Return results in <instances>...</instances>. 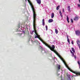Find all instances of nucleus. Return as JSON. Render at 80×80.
Wrapping results in <instances>:
<instances>
[{"label":"nucleus","mask_w":80,"mask_h":80,"mask_svg":"<svg viewBox=\"0 0 80 80\" xmlns=\"http://www.w3.org/2000/svg\"><path fill=\"white\" fill-rule=\"evenodd\" d=\"M40 36L39 35V36H38V38H38L40 40V41H41L42 42V43H43V44L45 45L48 47V48H49L52 51V52H54V53H56V55H58V57H59L60 58L61 60L64 63L65 66H66V67H67L68 70H69V71H70V72H73V70H72L70 68L68 67V66L67 65V64H66V62H65V60H64L63 58H61V56L60 55H59V54H58V53L57 52V51H56L55 50V47L54 45H52V47H51L49 45L46 43L45 42L43 41V40L40 38Z\"/></svg>","instance_id":"1"},{"label":"nucleus","mask_w":80,"mask_h":80,"mask_svg":"<svg viewBox=\"0 0 80 80\" xmlns=\"http://www.w3.org/2000/svg\"><path fill=\"white\" fill-rule=\"evenodd\" d=\"M29 4L31 7L33 12V24L36 23V17H37V14L36 13V12H35V11L34 7H33V4H32V2H29Z\"/></svg>","instance_id":"2"},{"label":"nucleus","mask_w":80,"mask_h":80,"mask_svg":"<svg viewBox=\"0 0 80 80\" xmlns=\"http://www.w3.org/2000/svg\"><path fill=\"white\" fill-rule=\"evenodd\" d=\"M36 23H34L33 25V28H34V30L35 31V33L36 35V37H35V38H38V36L39 37V35H38V34L37 33V30H36Z\"/></svg>","instance_id":"3"},{"label":"nucleus","mask_w":80,"mask_h":80,"mask_svg":"<svg viewBox=\"0 0 80 80\" xmlns=\"http://www.w3.org/2000/svg\"><path fill=\"white\" fill-rule=\"evenodd\" d=\"M77 43L80 49V41L79 40H78L77 41Z\"/></svg>","instance_id":"4"},{"label":"nucleus","mask_w":80,"mask_h":80,"mask_svg":"<svg viewBox=\"0 0 80 80\" xmlns=\"http://www.w3.org/2000/svg\"><path fill=\"white\" fill-rule=\"evenodd\" d=\"M75 32L77 35H80V31H77Z\"/></svg>","instance_id":"5"},{"label":"nucleus","mask_w":80,"mask_h":80,"mask_svg":"<svg viewBox=\"0 0 80 80\" xmlns=\"http://www.w3.org/2000/svg\"><path fill=\"white\" fill-rule=\"evenodd\" d=\"M60 67H61V66L60 65H58L57 67V69L59 70L60 69Z\"/></svg>","instance_id":"6"},{"label":"nucleus","mask_w":80,"mask_h":80,"mask_svg":"<svg viewBox=\"0 0 80 80\" xmlns=\"http://www.w3.org/2000/svg\"><path fill=\"white\" fill-rule=\"evenodd\" d=\"M38 4H41V0H36Z\"/></svg>","instance_id":"7"},{"label":"nucleus","mask_w":80,"mask_h":80,"mask_svg":"<svg viewBox=\"0 0 80 80\" xmlns=\"http://www.w3.org/2000/svg\"><path fill=\"white\" fill-rule=\"evenodd\" d=\"M73 20L75 21H76V20H78V17H76L75 18H74Z\"/></svg>","instance_id":"8"},{"label":"nucleus","mask_w":80,"mask_h":80,"mask_svg":"<svg viewBox=\"0 0 80 80\" xmlns=\"http://www.w3.org/2000/svg\"><path fill=\"white\" fill-rule=\"evenodd\" d=\"M53 21L52 19H50L48 20V23H51Z\"/></svg>","instance_id":"9"},{"label":"nucleus","mask_w":80,"mask_h":80,"mask_svg":"<svg viewBox=\"0 0 80 80\" xmlns=\"http://www.w3.org/2000/svg\"><path fill=\"white\" fill-rule=\"evenodd\" d=\"M59 14L60 15V16H61V17H63V16H62V12H61V10H60L59 11Z\"/></svg>","instance_id":"10"},{"label":"nucleus","mask_w":80,"mask_h":80,"mask_svg":"<svg viewBox=\"0 0 80 80\" xmlns=\"http://www.w3.org/2000/svg\"><path fill=\"white\" fill-rule=\"evenodd\" d=\"M67 21L68 22V23H69V18H68V16H67Z\"/></svg>","instance_id":"11"},{"label":"nucleus","mask_w":80,"mask_h":80,"mask_svg":"<svg viewBox=\"0 0 80 80\" xmlns=\"http://www.w3.org/2000/svg\"><path fill=\"white\" fill-rule=\"evenodd\" d=\"M42 25H45V21H44V19H42Z\"/></svg>","instance_id":"12"},{"label":"nucleus","mask_w":80,"mask_h":80,"mask_svg":"<svg viewBox=\"0 0 80 80\" xmlns=\"http://www.w3.org/2000/svg\"><path fill=\"white\" fill-rule=\"evenodd\" d=\"M39 48H40V49L41 50H42V51H43V50H44V49H43V48H42V47H41V46H39Z\"/></svg>","instance_id":"13"},{"label":"nucleus","mask_w":80,"mask_h":80,"mask_svg":"<svg viewBox=\"0 0 80 80\" xmlns=\"http://www.w3.org/2000/svg\"><path fill=\"white\" fill-rule=\"evenodd\" d=\"M54 17V13H52V15H51V18H53Z\"/></svg>","instance_id":"14"},{"label":"nucleus","mask_w":80,"mask_h":80,"mask_svg":"<svg viewBox=\"0 0 80 80\" xmlns=\"http://www.w3.org/2000/svg\"><path fill=\"white\" fill-rule=\"evenodd\" d=\"M68 11L69 12H70V6H68Z\"/></svg>","instance_id":"15"},{"label":"nucleus","mask_w":80,"mask_h":80,"mask_svg":"<svg viewBox=\"0 0 80 80\" xmlns=\"http://www.w3.org/2000/svg\"><path fill=\"white\" fill-rule=\"evenodd\" d=\"M55 33L56 34H57V33H58V30L57 29H55Z\"/></svg>","instance_id":"16"},{"label":"nucleus","mask_w":80,"mask_h":80,"mask_svg":"<svg viewBox=\"0 0 80 80\" xmlns=\"http://www.w3.org/2000/svg\"><path fill=\"white\" fill-rule=\"evenodd\" d=\"M67 41L69 43H70V40L68 39V36H67Z\"/></svg>","instance_id":"17"},{"label":"nucleus","mask_w":80,"mask_h":80,"mask_svg":"<svg viewBox=\"0 0 80 80\" xmlns=\"http://www.w3.org/2000/svg\"><path fill=\"white\" fill-rule=\"evenodd\" d=\"M60 7V6H58V7H57L56 8V10H59V8Z\"/></svg>","instance_id":"18"},{"label":"nucleus","mask_w":80,"mask_h":80,"mask_svg":"<svg viewBox=\"0 0 80 80\" xmlns=\"http://www.w3.org/2000/svg\"><path fill=\"white\" fill-rule=\"evenodd\" d=\"M72 52H74L75 53V50H74V48H72Z\"/></svg>","instance_id":"19"},{"label":"nucleus","mask_w":80,"mask_h":80,"mask_svg":"<svg viewBox=\"0 0 80 80\" xmlns=\"http://www.w3.org/2000/svg\"><path fill=\"white\" fill-rule=\"evenodd\" d=\"M78 64L79 65V68H80V62H79V61H78Z\"/></svg>","instance_id":"20"},{"label":"nucleus","mask_w":80,"mask_h":80,"mask_svg":"<svg viewBox=\"0 0 80 80\" xmlns=\"http://www.w3.org/2000/svg\"><path fill=\"white\" fill-rule=\"evenodd\" d=\"M71 21L72 23H73V19H71Z\"/></svg>","instance_id":"21"},{"label":"nucleus","mask_w":80,"mask_h":80,"mask_svg":"<svg viewBox=\"0 0 80 80\" xmlns=\"http://www.w3.org/2000/svg\"><path fill=\"white\" fill-rule=\"evenodd\" d=\"M72 57H74V53L73 52L72 53Z\"/></svg>","instance_id":"22"},{"label":"nucleus","mask_w":80,"mask_h":80,"mask_svg":"<svg viewBox=\"0 0 80 80\" xmlns=\"http://www.w3.org/2000/svg\"><path fill=\"white\" fill-rule=\"evenodd\" d=\"M46 30H48V28L47 27V26H46Z\"/></svg>","instance_id":"23"},{"label":"nucleus","mask_w":80,"mask_h":80,"mask_svg":"<svg viewBox=\"0 0 80 80\" xmlns=\"http://www.w3.org/2000/svg\"><path fill=\"white\" fill-rule=\"evenodd\" d=\"M28 1L29 2V3H30H30H31V2L30 1V0H28Z\"/></svg>","instance_id":"24"},{"label":"nucleus","mask_w":80,"mask_h":80,"mask_svg":"<svg viewBox=\"0 0 80 80\" xmlns=\"http://www.w3.org/2000/svg\"><path fill=\"white\" fill-rule=\"evenodd\" d=\"M72 45H73V41H72Z\"/></svg>","instance_id":"25"},{"label":"nucleus","mask_w":80,"mask_h":80,"mask_svg":"<svg viewBox=\"0 0 80 80\" xmlns=\"http://www.w3.org/2000/svg\"><path fill=\"white\" fill-rule=\"evenodd\" d=\"M78 7H80V4H78Z\"/></svg>","instance_id":"26"},{"label":"nucleus","mask_w":80,"mask_h":80,"mask_svg":"<svg viewBox=\"0 0 80 80\" xmlns=\"http://www.w3.org/2000/svg\"><path fill=\"white\" fill-rule=\"evenodd\" d=\"M62 11L63 12H65V11L64 10V8H63Z\"/></svg>","instance_id":"27"},{"label":"nucleus","mask_w":80,"mask_h":80,"mask_svg":"<svg viewBox=\"0 0 80 80\" xmlns=\"http://www.w3.org/2000/svg\"><path fill=\"white\" fill-rule=\"evenodd\" d=\"M18 28H20V25H19V24L18 25Z\"/></svg>","instance_id":"28"},{"label":"nucleus","mask_w":80,"mask_h":80,"mask_svg":"<svg viewBox=\"0 0 80 80\" xmlns=\"http://www.w3.org/2000/svg\"><path fill=\"white\" fill-rule=\"evenodd\" d=\"M70 52H71V53H73V52H72V51L71 50L70 51Z\"/></svg>","instance_id":"29"},{"label":"nucleus","mask_w":80,"mask_h":80,"mask_svg":"<svg viewBox=\"0 0 80 80\" xmlns=\"http://www.w3.org/2000/svg\"><path fill=\"white\" fill-rule=\"evenodd\" d=\"M74 58H76V56H74Z\"/></svg>","instance_id":"30"},{"label":"nucleus","mask_w":80,"mask_h":80,"mask_svg":"<svg viewBox=\"0 0 80 80\" xmlns=\"http://www.w3.org/2000/svg\"><path fill=\"white\" fill-rule=\"evenodd\" d=\"M79 3H80V0H79Z\"/></svg>","instance_id":"31"},{"label":"nucleus","mask_w":80,"mask_h":80,"mask_svg":"<svg viewBox=\"0 0 80 80\" xmlns=\"http://www.w3.org/2000/svg\"><path fill=\"white\" fill-rule=\"evenodd\" d=\"M61 80H63V79H62V78L61 79Z\"/></svg>","instance_id":"32"}]
</instances>
